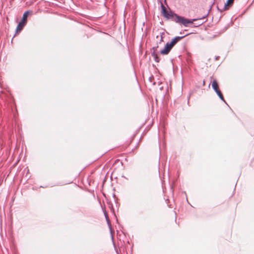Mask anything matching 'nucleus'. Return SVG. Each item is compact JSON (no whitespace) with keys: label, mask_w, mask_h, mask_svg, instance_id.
<instances>
[{"label":"nucleus","mask_w":254,"mask_h":254,"mask_svg":"<svg viewBox=\"0 0 254 254\" xmlns=\"http://www.w3.org/2000/svg\"><path fill=\"white\" fill-rule=\"evenodd\" d=\"M218 96L219 97V98L223 101H224V99L223 97V96L222 95V93H221L220 90L217 91L216 92Z\"/></svg>","instance_id":"8"},{"label":"nucleus","mask_w":254,"mask_h":254,"mask_svg":"<svg viewBox=\"0 0 254 254\" xmlns=\"http://www.w3.org/2000/svg\"><path fill=\"white\" fill-rule=\"evenodd\" d=\"M162 13L165 17H166L167 18H172L173 20H174V19L175 18V16L173 15L176 14V13H173L172 11H171L169 13L167 11V9L165 10V11H163L162 12Z\"/></svg>","instance_id":"4"},{"label":"nucleus","mask_w":254,"mask_h":254,"mask_svg":"<svg viewBox=\"0 0 254 254\" xmlns=\"http://www.w3.org/2000/svg\"><path fill=\"white\" fill-rule=\"evenodd\" d=\"M153 56L154 57L155 61L157 63L159 62L160 59L157 56V54L154 53Z\"/></svg>","instance_id":"9"},{"label":"nucleus","mask_w":254,"mask_h":254,"mask_svg":"<svg viewBox=\"0 0 254 254\" xmlns=\"http://www.w3.org/2000/svg\"><path fill=\"white\" fill-rule=\"evenodd\" d=\"M173 15L175 16V18L174 19V21L182 24L185 26H187L189 24H192L193 21L196 20V19L190 20L187 19L177 14H174Z\"/></svg>","instance_id":"2"},{"label":"nucleus","mask_w":254,"mask_h":254,"mask_svg":"<svg viewBox=\"0 0 254 254\" xmlns=\"http://www.w3.org/2000/svg\"><path fill=\"white\" fill-rule=\"evenodd\" d=\"M185 36L182 37H176L172 40L170 43H167L164 48L161 51V54L162 55H167L175 45L183 38Z\"/></svg>","instance_id":"1"},{"label":"nucleus","mask_w":254,"mask_h":254,"mask_svg":"<svg viewBox=\"0 0 254 254\" xmlns=\"http://www.w3.org/2000/svg\"><path fill=\"white\" fill-rule=\"evenodd\" d=\"M212 87L215 92L220 90L218 83L216 80H213L212 82Z\"/></svg>","instance_id":"6"},{"label":"nucleus","mask_w":254,"mask_h":254,"mask_svg":"<svg viewBox=\"0 0 254 254\" xmlns=\"http://www.w3.org/2000/svg\"><path fill=\"white\" fill-rule=\"evenodd\" d=\"M25 25V23H22V22L20 21L18 25H17V28H16V32H20L22 30V29H23V27Z\"/></svg>","instance_id":"7"},{"label":"nucleus","mask_w":254,"mask_h":254,"mask_svg":"<svg viewBox=\"0 0 254 254\" xmlns=\"http://www.w3.org/2000/svg\"><path fill=\"white\" fill-rule=\"evenodd\" d=\"M161 8H162V12H163V11H165V10H166V7H165V6H164L163 4H161Z\"/></svg>","instance_id":"10"},{"label":"nucleus","mask_w":254,"mask_h":254,"mask_svg":"<svg viewBox=\"0 0 254 254\" xmlns=\"http://www.w3.org/2000/svg\"><path fill=\"white\" fill-rule=\"evenodd\" d=\"M234 0H227L226 3H225L224 9L225 10L228 9L230 7H231L233 2Z\"/></svg>","instance_id":"5"},{"label":"nucleus","mask_w":254,"mask_h":254,"mask_svg":"<svg viewBox=\"0 0 254 254\" xmlns=\"http://www.w3.org/2000/svg\"><path fill=\"white\" fill-rule=\"evenodd\" d=\"M32 11H31V10H28V11H25L23 15V17L21 20V22H22V23H24L26 24L27 22V21L28 16L29 15H32Z\"/></svg>","instance_id":"3"}]
</instances>
